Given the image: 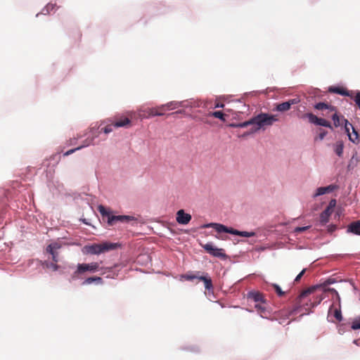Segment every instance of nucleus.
I'll return each instance as SVG.
<instances>
[{"label": "nucleus", "instance_id": "nucleus-14", "mask_svg": "<svg viewBox=\"0 0 360 360\" xmlns=\"http://www.w3.org/2000/svg\"><path fill=\"white\" fill-rule=\"evenodd\" d=\"M248 298L251 299L255 302L265 303V300L262 293L259 292H250L248 294Z\"/></svg>", "mask_w": 360, "mask_h": 360}, {"label": "nucleus", "instance_id": "nucleus-27", "mask_svg": "<svg viewBox=\"0 0 360 360\" xmlns=\"http://www.w3.org/2000/svg\"><path fill=\"white\" fill-rule=\"evenodd\" d=\"M344 145L342 141H338L335 144L334 151L339 156L341 157L343 153Z\"/></svg>", "mask_w": 360, "mask_h": 360}, {"label": "nucleus", "instance_id": "nucleus-22", "mask_svg": "<svg viewBox=\"0 0 360 360\" xmlns=\"http://www.w3.org/2000/svg\"><path fill=\"white\" fill-rule=\"evenodd\" d=\"M317 287L316 286H312V287H310V288H308L306 290H304L301 293L300 295H299L298 298H297V302L299 303H300L302 302V300L306 297H307L309 295L311 294L312 292H314V291L316 289Z\"/></svg>", "mask_w": 360, "mask_h": 360}, {"label": "nucleus", "instance_id": "nucleus-31", "mask_svg": "<svg viewBox=\"0 0 360 360\" xmlns=\"http://www.w3.org/2000/svg\"><path fill=\"white\" fill-rule=\"evenodd\" d=\"M333 316L335 318L336 321L340 322L342 319V313L340 308L334 309Z\"/></svg>", "mask_w": 360, "mask_h": 360}, {"label": "nucleus", "instance_id": "nucleus-3", "mask_svg": "<svg viewBox=\"0 0 360 360\" xmlns=\"http://www.w3.org/2000/svg\"><path fill=\"white\" fill-rule=\"evenodd\" d=\"M98 210L103 219H107V222L109 226H113L117 222L129 223L130 221L136 220L135 217L132 216L112 215L111 211L108 210L103 205H99Z\"/></svg>", "mask_w": 360, "mask_h": 360}, {"label": "nucleus", "instance_id": "nucleus-47", "mask_svg": "<svg viewBox=\"0 0 360 360\" xmlns=\"http://www.w3.org/2000/svg\"><path fill=\"white\" fill-rule=\"evenodd\" d=\"M184 112V110H178V111H176V112H172L171 114H169L168 115H176V114H178V113H182Z\"/></svg>", "mask_w": 360, "mask_h": 360}, {"label": "nucleus", "instance_id": "nucleus-4", "mask_svg": "<svg viewBox=\"0 0 360 360\" xmlns=\"http://www.w3.org/2000/svg\"><path fill=\"white\" fill-rule=\"evenodd\" d=\"M118 246L117 243L104 242L102 243H94L91 245H86L82 252L86 255H100L112 250H115Z\"/></svg>", "mask_w": 360, "mask_h": 360}, {"label": "nucleus", "instance_id": "nucleus-46", "mask_svg": "<svg viewBox=\"0 0 360 360\" xmlns=\"http://www.w3.org/2000/svg\"><path fill=\"white\" fill-rule=\"evenodd\" d=\"M215 108H224V104L221 103H217L214 105Z\"/></svg>", "mask_w": 360, "mask_h": 360}, {"label": "nucleus", "instance_id": "nucleus-43", "mask_svg": "<svg viewBox=\"0 0 360 360\" xmlns=\"http://www.w3.org/2000/svg\"><path fill=\"white\" fill-rule=\"evenodd\" d=\"M326 291H328V292H332V293H333V294H335V295L337 296L338 299V300H340L339 294H338V292H337V290H335L334 288H328V289H326Z\"/></svg>", "mask_w": 360, "mask_h": 360}, {"label": "nucleus", "instance_id": "nucleus-29", "mask_svg": "<svg viewBox=\"0 0 360 360\" xmlns=\"http://www.w3.org/2000/svg\"><path fill=\"white\" fill-rule=\"evenodd\" d=\"M209 116H212L216 118H218L222 121L226 120V115L221 112V111H214V112H210L208 115Z\"/></svg>", "mask_w": 360, "mask_h": 360}, {"label": "nucleus", "instance_id": "nucleus-37", "mask_svg": "<svg viewBox=\"0 0 360 360\" xmlns=\"http://www.w3.org/2000/svg\"><path fill=\"white\" fill-rule=\"evenodd\" d=\"M352 328L353 330L360 329V319H356L352 322Z\"/></svg>", "mask_w": 360, "mask_h": 360}, {"label": "nucleus", "instance_id": "nucleus-39", "mask_svg": "<svg viewBox=\"0 0 360 360\" xmlns=\"http://www.w3.org/2000/svg\"><path fill=\"white\" fill-rule=\"evenodd\" d=\"M319 131H320V132H319V135H318L316 139H319L320 140H323L324 139V137L326 136L327 131L323 130V129H321Z\"/></svg>", "mask_w": 360, "mask_h": 360}, {"label": "nucleus", "instance_id": "nucleus-50", "mask_svg": "<svg viewBox=\"0 0 360 360\" xmlns=\"http://www.w3.org/2000/svg\"><path fill=\"white\" fill-rule=\"evenodd\" d=\"M132 115H133V112H129V115L130 117H132Z\"/></svg>", "mask_w": 360, "mask_h": 360}, {"label": "nucleus", "instance_id": "nucleus-20", "mask_svg": "<svg viewBox=\"0 0 360 360\" xmlns=\"http://www.w3.org/2000/svg\"><path fill=\"white\" fill-rule=\"evenodd\" d=\"M333 211L326 208L321 214L320 215V221L322 224H326L328 220L329 217L331 215Z\"/></svg>", "mask_w": 360, "mask_h": 360}, {"label": "nucleus", "instance_id": "nucleus-12", "mask_svg": "<svg viewBox=\"0 0 360 360\" xmlns=\"http://www.w3.org/2000/svg\"><path fill=\"white\" fill-rule=\"evenodd\" d=\"M328 91L331 93L338 94L342 96H349L353 98V92L349 91L342 87L330 86Z\"/></svg>", "mask_w": 360, "mask_h": 360}, {"label": "nucleus", "instance_id": "nucleus-16", "mask_svg": "<svg viewBox=\"0 0 360 360\" xmlns=\"http://www.w3.org/2000/svg\"><path fill=\"white\" fill-rule=\"evenodd\" d=\"M347 232L360 235V219L351 223L347 227Z\"/></svg>", "mask_w": 360, "mask_h": 360}, {"label": "nucleus", "instance_id": "nucleus-8", "mask_svg": "<svg viewBox=\"0 0 360 360\" xmlns=\"http://www.w3.org/2000/svg\"><path fill=\"white\" fill-rule=\"evenodd\" d=\"M202 248L205 250L212 255L213 257H219V258H226V255L224 252V250L221 248H218L215 247L212 243H207L202 245Z\"/></svg>", "mask_w": 360, "mask_h": 360}, {"label": "nucleus", "instance_id": "nucleus-26", "mask_svg": "<svg viewBox=\"0 0 360 360\" xmlns=\"http://www.w3.org/2000/svg\"><path fill=\"white\" fill-rule=\"evenodd\" d=\"M290 103H288L287 101H285V102L277 104L275 109H276V110H277L278 112H285V111H288V110H290Z\"/></svg>", "mask_w": 360, "mask_h": 360}, {"label": "nucleus", "instance_id": "nucleus-13", "mask_svg": "<svg viewBox=\"0 0 360 360\" xmlns=\"http://www.w3.org/2000/svg\"><path fill=\"white\" fill-rule=\"evenodd\" d=\"M337 188H338V186L335 185H333V184H330V185H329L328 186H325V187H319L316 189V192L314 194V198H316L319 195H323L326 193H331Z\"/></svg>", "mask_w": 360, "mask_h": 360}, {"label": "nucleus", "instance_id": "nucleus-25", "mask_svg": "<svg viewBox=\"0 0 360 360\" xmlns=\"http://www.w3.org/2000/svg\"><path fill=\"white\" fill-rule=\"evenodd\" d=\"M42 265L44 267L46 268V269H50L53 271H56L60 268V266L57 264V262H49L45 261L43 262Z\"/></svg>", "mask_w": 360, "mask_h": 360}, {"label": "nucleus", "instance_id": "nucleus-45", "mask_svg": "<svg viewBox=\"0 0 360 360\" xmlns=\"http://www.w3.org/2000/svg\"><path fill=\"white\" fill-rule=\"evenodd\" d=\"M323 297L322 296H321V297H319V300H318L317 302H313V303H311V306L312 307H314L316 306L317 304H320V302L322 301V300H323Z\"/></svg>", "mask_w": 360, "mask_h": 360}, {"label": "nucleus", "instance_id": "nucleus-33", "mask_svg": "<svg viewBox=\"0 0 360 360\" xmlns=\"http://www.w3.org/2000/svg\"><path fill=\"white\" fill-rule=\"evenodd\" d=\"M342 120L344 121V124H345V132L347 134V135L349 134H351L350 133V128L352 129L353 126L352 124H350L347 120H346L345 118L342 117Z\"/></svg>", "mask_w": 360, "mask_h": 360}, {"label": "nucleus", "instance_id": "nucleus-7", "mask_svg": "<svg viewBox=\"0 0 360 360\" xmlns=\"http://www.w3.org/2000/svg\"><path fill=\"white\" fill-rule=\"evenodd\" d=\"M302 119L308 118L309 122L319 126H323L333 129V127L330 122L325 119L319 118L313 113H305L302 116Z\"/></svg>", "mask_w": 360, "mask_h": 360}, {"label": "nucleus", "instance_id": "nucleus-36", "mask_svg": "<svg viewBox=\"0 0 360 360\" xmlns=\"http://www.w3.org/2000/svg\"><path fill=\"white\" fill-rule=\"evenodd\" d=\"M354 101L360 110V91H357L355 96H353Z\"/></svg>", "mask_w": 360, "mask_h": 360}, {"label": "nucleus", "instance_id": "nucleus-11", "mask_svg": "<svg viewBox=\"0 0 360 360\" xmlns=\"http://www.w3.org/2000/svg\"><path fill=\"white\" fill-rule=\"evenodd\" d=\"M176 221L180 224H187L191 220V215L185 213L184 210H180L176 213Z\"/></svg>", "mask_w": 360, "mask_h": 360}, {"label": "nucleus", "instance_id": "nucleus-44", "mask_svg": "<svg viewBox=\"0 0 360 360\" xmlns=\"http://www.w3.org/2000/svg\"><path fill=\"white\" fill-rule=\"evenodd\" d=\"M197 275H198V277L196 278V279H198L199 281H203L204 279L205 278V274L200 275V271L197 272Z\"/></svg>", "mask_w": 360, "mask_h": 360}, {"label": "nucleus", "instance_id": "nucleus-6", "mask_svg": "<svg viewBox=\"0 0 360 360\" xmlns=\"http://www.w3.org/2000/svg\"><path fill=\"white\" fill-rule=\"evenodd\" d=\"M63 245L61 241L57 240L51 243L46 247V252L51 255L53 262H58L59 261V253L58 250L63 247Z\"/></svg>", "mask_w": 360, "mask_h": 360}, {"label": "nucleus", "instance_id": "nucleus-15", "mask_svg": "<svg viewBox=\"0 0 360 360\" xmlns=\"http://www.w3.org/2000/svg\"><path fill=\"white\" fill-rule=\"evenodd\" d=\"M94 141V139L91 138V139H86L84 141V144L77 147V148H73V149H70L68 151H66L65 153H64V156H68L71 154H72L73 153H75V151L77 150H79L84 147H86L89 145H91L92 143Z\"/></svg>", "mask_w": 360, "mask_h": 360}, {"label": "nucleus", "instance_id": "nucleus-28", "mask_svg": "<svg viewBox=\"0 0 360 360\" xmlns=\"http://www.w3.org/2000/svg\"><path fill=\"white\" fill-rule=\"evenodd\" d=\"M205 285V288L207 290H210L213 288L212 281L208 274H205V278L202 281Z\"/></svg>", "mask_w": 360, "mask_h": 360}, {"label": "nucleus", "instance_id": "nucleus-23", "mask_svg": "<svg viewBox=\"0 0 360 360\" xmlns=\"http://www.w3.org/2000/svg\"><path fill=\"white\" fill-rule=\"evenodd\" d=\"M334 113L332 115L331 117L333 121V124L335 127H338L344 123L342 120L343 116L340 117L337 113V110L335 111H333Z\"/></svg>", "mask_w": 360, "mask_h": 360}, {"label": "nucleus", "instance_id": "nucleus-32", "mask_svg": "<svg viewBox=\"0 0 360 360\" xmlns=\"http://www.w3.org/2000/svg\"><path fill=\"white\" fill-rule=\"evenodd\" d=\"M272 287L274 288V290L276 291V294L279 296V297H282L283 296L285 292H283L281 288H280V286L276 283H274L272 284Z\"/></svg>", "mask_w": 360, "mask_h": 360}, {"label": "nucleus", "instance_id": "nucleus-9", "mask_svg": "<svg viewBox=\"0 0 360 360\" xmlns=\"http://www.w3.org/2000/svg\"><path fill=\"white\" fill-rule=\"evenodd\" d=\"M163 110H160L159 107L158 108H148L145 110H143V113H139V117L141 119L149 118L153 116H161L163 115L164 113L162 112Z\"/></svg>", "mask_w": 360, "mask_h": 360}, {"label": "nucleus", "instance_id": "nucleus-17", "mask_svg": "<svg viewBox=\"0 0 360 360\" xmlns=\"http://www.w3.org/2000/svg\"><path fill=\"white\" fill-rule=\"evenodd\" d=\"M182 106V102H178V101H171L166 104L162 105L159 106V108L160 110H173L176 109L179 107Z\"/></svg>", "mask_w": 360, "mask_h": 360}, {"label": "nucleus", "instance_id": "nucleus-24", "mask_svg": "<svg viewBox=\"0 0 360 360\" xmlns=\"http://www.w3.org/2000/svg\"><path fill=\"white\" fill-rule=\"evenodd\" d=\"M349 140L355 144H358L359 143L360 139L359 135L357 131L352 127V132L348 134Z\"/></svg>", "mask_w": 360, "mask_h": 360}, {"label": "nucleus", "instance_id": "nucleus-21", "mask_svg": "<svg viewBox=\"0 0 360 360\" xmlns=\"http://www.w3.org/2000/svg\"><path fill=\"white\" fill-rule=\"evenodd\" d=\"M249 125H252V127L255 126V122L253 121V117L248 121H245V122H243L241 123H238V124L233 123V124H231L229 126L231 127H233V128H245Z\"/></svg>", "mask_w": 360, "mask_h": 360}, {"label": "nucleus", "instance_id": "nucleus-2", "mask_svg": "<svg viewBox=\"0 0 360 360\" xmlns=\"http://www.w3.org/2000/svg\"><path fill=\"white\" fill-rule=\"evenodd\" d=\"M99 270L103 271V275L106 272L112 270V267H101L98 262L91 263H82L77 265V269L71 275V280L75 281L79 278V275L84 274L86 271L94 273Z\"/></svg>", "mask_w": 360, "mask_h": 360}, {"label": "nucleus", "instance_id": "nucleus-19", "mask_svg": "<svg viewBox=\"0 0 360 360\" xmlns=\"http://www.w3.org/2000/svg\"><path fill=\"white\" fill-rule=\"evenodd\" d=\"M314 108L319 110H328L329 112L335 111V106L322 102L316 103Z\"/></svg>", "mask_w": 360, "mask_h": 360}, {"label": "nucleus", "instance_id": "nucleus-30", "mask_svg": "<svg viewBox=\"0 0 360 360\" xmlns=\"http://www.w3.org/2000/svg\"><path fill=\"white\" fill-rule=\"evenodd\" d=\"M264 303L258 302L255 305V308L261 314V316L265 314L266 311V307L264 305Z\"/></svg>", "mask_w": 360, "mask_h": 360}, {"label": "nucleus", "instance_id": "nucleus-34", "mask_svg": "<svg viewBox=\"0 0 360 360\" xmlns=\"http://www.w3.org/2000/svg\"><path fill=\"white\" fill-rule=\"evenodd\" d=\"M182 277L187 281H193V279H195L198 277V275H197V273L196 274H186L183 275Z\"/></svg>", "mask_w": 360, "mask_h": 360}, {"label": "nucleus", "instance_id": "nucleus-35", "mask_svg": "<svg viewBox=\"0 0 360 360\" xmlns=\"http://www.w3.org/2000/svg\"><path fill=\"white\" fill-rule=\"evenodd\" d=\"M114 127L113 126V122H112V124H108L107 126H105L104 128L101 129V130L105 133V134H109L110 132L112 131V128Z\"/></svg>", "mask_w": 360, "mask_h": 360}, {"label": "nucleus", "instance_id": "nucleus-40", "mask_svg": "<svg viewBox=\"0 0 360 360\" xmlns=\"http://www.w3.org/2000/svg\"><path fill=\"white\" fill-rule=\"evenodd\" d=\"M305 271H306V269H303V270H302V271H301V272H300V274L296 276V278H295L294 282H295V283H298V282L300 281L301 278H302V277L303 276V275L304 274Z\"/></svg>", "mask_w": 360, "mask_h": 360}, {"label": "nucleus", "instance_id": "nucleus-1", "mask_svg": "<svg viewBox=\"0 0 360 360\" xmlns=\"http://www.w3.org/2000/svg\"><path fill=\"white\" fill-rule=\"evenodd\" d=\"M255 126L250 129L249 132L244 134V136L253 134L260 129H264L266 127L271 126L275 122L278 121V115H269L268 113L262 112L253 117Z\"/></svg>", "mask_w": 360, "mask_h": 360}, {"label": "nucleus", "instance_id": "nucleus-18", "mask_svg": "<svg viewBox=\"0 0 360 360\" xmlns=\"http://www.w3.org/2000/svg\"><path fill=\"white\" fill-rule=\"evenodd\" d=\"M94 282L96 283V284H103V278L101 277H99V276H91V277L86 278L82 282V285H90V284H91Z\"/></svg>", "mask_w": 360, "mask_h": 360}, {"label": "nucleus", "instance_id": "nucleus-41", "mask_svg": "<svg viewBox=\"0 0 360 360\" xmlns=\"http://www.w3.org/2000/svg\"><path fill=\"white\" fill-rule=\"evenodd\" d=\"M335 205H336V200H331L326 208L331 211H333V208L335 207Z\"/></svg>", "mask_w": 360, "mask_h": 360}, {"label": "nucleus", "instance_id": "nucleus-48", "mask_svg": "<svg viewBox=\"0 0 360 360\" xmlns=\"http://www.w3.org/2000/svg\"><path fill=\"white\" fill-rule=\"evenodd\" d=\"M336 229V226H333L330 228L329 231H333L335 229Z\"/></svg>", "mask_w": 360, "mask_h": 360}, {"label": "nucleus", "instance_id": "nucleus-42", "mask_svg": "<svg viewBox=\"0 0 360 360\" xmlns=\"http://www.w3.org/2000/svg\"><path fill=\"white\" fill-rule=\"evenodd\" d=\"M287 102L290 103V108L292 105L298 103L300 102V100L297 98H292V99L288 100Z\"/></svg>", "mask_w": 360, "mask_h": 360}, {"label": "nucleus", "instance_id": "nucleus-38", "mask_svg": "<svg viewBox=\"0 0 360 360\" xmlns=\"http://www.w3.org/2000/svg\"><path fill=\"white\" fill-rule=\"evenodd\" d=\"M310 228L309 226H302V227H296L294 230V232L296 233H300V232H303L304 231H307V229H309Z\"/></svg>", "mask_w": 360, "mask_h": 360}, {"label": "nucleus", "instance_id": "nucleus-49", "mask_svg": "<svg viewBox=\"0 0 360 360\" xmlns=\"http://www.w3.org/2000/svg\"><path fill=\"white\" fill-rule=\"evenodd\" d=\"M333 307V305H332V306H331V307L330 308V309H329V314H330V313H332V307Z\"/></svg>", "mask_w": 360, "mask_h": 360}, {"label": "nucleus", "instance_id": "nucleus-5", "mask_svg": "<svg viewBox=\"0 0 360 360\" xmlns=\"http://www.w3.org/2000/svg\"><path fill=\"white\" fill-rule=\"evenodd\" d=\"M205 228L212 227L214 228L218 233L225 232L232 235L239 236L242 237H252L255 236V233L253 231H240L236 229H234L231 227H227L223 224H217V223H210L203 226Z\"/></svg>", "mask_w": 360, "mask_h": 360}, {"label": "nucleus", "instance_id": "nucleus-10", "mask_svg": "<svg viewBox=\"0 0 360 360\" xmlns=\"http://www.w3.org/2000/svg\"><path fill=\"white\" fill-rule=\"evenodd\" d=\"M113 122L114 127H127L131 124V120L129 118L124 116H116L115 117V121Z\"/></svg>", "mask_w": 360, "mask_h": 360}]
</instances>
